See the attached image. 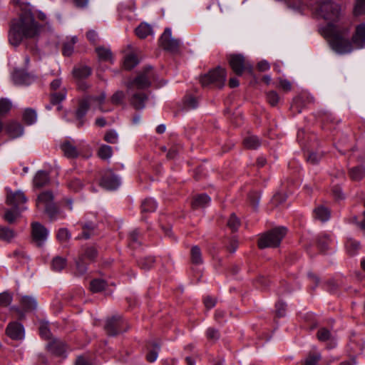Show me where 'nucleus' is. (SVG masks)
I'll use <instances>...</instances> for the list:
<instances>
[{
  "label": "nucleus",
  "instance_id": "39",
  "mask_svg": "<svg viewBox=\"0 0 365 365\" xmlns=\"http://www.w3.org/2000/svg\"><path fill=\"white\" fill-rule=\"evenodd\" d=\"M113 155L112 148L107 145H102L100 146L98 155L103 160H107L110 158Z\"/></svg>",
  "mask_w": 365,
  "mask_h": 365
},
{
  "label": "nucleus",
  "instance_id": "33",
  "mask_svg": "<svg viewBox=\"0 0 365 365\" xmlns=\"http://www.w3.org/2000/svg\"><path fill=\"white\" fill-rule=\"evenodd\" d=\"M191 262L194 264H200L202 263V252L200 248L195 245L192 247L190 250Z\"/></svg>",
  "mask_w": 365,
  "mask_h": 365
},
{
  "label": "nucleus",
  "instance_id": "63",
  "mask_svg": "<svg viewBox=\"0 0 365 365\" xmlns=\"http://www.w3.org/2000/svg\"><path fill=\"white\" fill-rule=\"evenodd\" d=\"M320 355L316 354L314 355H309L305 360L304 365H317L318 361L320 359Z\"/></svg>",
  "mask_w": 365,
  "mask_h": 365
},
{
  "label": "nucleus",
  "instance_id": "62",
  "mask_svg": "<svg viewBox=\"0 0 365 365\" xmlns=\"http://www.w3.org/2000/svg\"><path fill=\"white\" fill-rule=\"evenodd\" d=\"M88 262L85 260H81L78 257V260L76 262V269L79 274H83L87 270V264Z\"/></svg>",
  "mask_w": 365,
  "mask_h": 365
},
{
  "label": "nucleus",
  "instance_id": "59",
  "mask_svg": "<svg viewBox=\"0 0 365 365\" xmlns=\"http://www.w3.org/2000/svg\"><path fill=\"white\" fill-rule=\"evenodd\" d=\"M125 98V94L123 91H116L111 97V102L115 105L120 104Z\"/></svg>",
  "mask_w": 365,
  "mask_h": 365
},
{
  "label": "nucleus",
  "instance_id": "27",
  "mask_svg": "<svg viewBox=\"0 0 365 365\" xmlns=\"http://www.w3.org/2000/svg\"><path fill=\"white\" fill-rule=\"evenodd\" d=\"M160 348V344L157 342L149 343L148 345V352L146 354L148 361L154 362L157 359Z\"/></svg>",
  "mask_w": 365,
  "mask_h": 365
},
{
  "label": "nucleus",
  "instance_id": "32",
  "mask_svg": "<svg viewBox=\"0 0 365 365\" xmlns=\"http://www.w3.org/2000/svg\"><path fill=\"white\" fill-rule=\"evenodd\" d=\"M152 32V28L150 25L145 23H141L135 29V34L140 38H145Z\"/></svg>",
  "mask_w": 365,
  "mask_h": 365
},
{
  "label": "nucleus",
  "instance_id": "37",
  "mask_svg": "<svg viewBox=\"0 0 365 365\" xmlns=\"http://www.w3.org/2000/svg\"><path fill=\"white\" fill-rule=\"evenodd\" d=\"M138 63V60L135 54H128L125 57L123 66L126 70H130Z\"/></svg>",
  "mask_w": 365,
  "mask_h": 365
},
{
  "label": "nucleus",
  "instance_id": "60",
  "mask_svg": "<svg viewBox=\"0 0 365 365\" xmlns=\"http://www.w3.org/2000/svg\"><path fill=\"white\" fill-rule=\"evenodd\" d=\"M275 307H276V315L278 317H283L285 316L286 307H287V305L285 304V303H284L282 302H278L276 304Z\"/></svg>",
  "mask_w": 365,
  "mask_h": 365
},
{
  "label": "nucleus",
  "instance_id": "23",
  "mask_svg": "<svg viewBox=\"0 0 365 365\" xmlns=\"http://www.w3.org/2000/svg\"><path fill=\"white\" fill-rule=\"evenodd\" d=\"M20 304L21 308L25 312H31L36 309L37 302L36 300L29 296H24L21 298Z\"/></svg>",
  "mask_w": 365,
  "mask_h": 365
},
{
  "label": "nucleus",
  "instance_id": "1",
  "mask_svg": "<svg viewBox=\"0 0 365 365\" xmlns=\"http://www.w3.org/2000/svg\"><path fill=\"white\" fill-rule=\"evenodd\" d=\"M339 11L338 4L327 1L319 4L316 14L318 18L327 21L320 31L332 49L339 53H346L352 51V44L348 38L349 28L336 24L339 19Z\"/></svg>",
  "mask_w": 365,
  "mask_h": 365
},
{
  "label": "nucleus",
  "instance_id": "28",
  "mask_svg": "<svg viewBox=\"0 0 365 365\" xmlns=\"http://www.w3.org/2000/svg\"><path fill=\"white\" fill-rule=\"evenodd\" d=\"M49 181L48 173L40 170L37 172L34 179V184L37 187H41L45 186Z\"/></svg>",
  "mask_w": 365,
  "mask_h": 365
},
{
  "label": "nucleus",
  "instance_id": "40",
  "mask_svg": "<svg viewBox=\"0 0 365 365\" xmlns=\"http://www.w3.org/2000/svg\"><path fill=\"white\" fill-rule=\"evenodd\" d=\"M346 248L349 255L353 256L358 252L360 248V244L359 242L350 239L346 243Z\"/></svg>",
  "mask_w": 365,
  "mask_h": 365
},
{
  "label": "nucleus",
  "instance_id": "45",
  "mask_svg": "<svg viewBox=\"0 0 365 365\" xmlns=\"http://www.w3.org/2000/svg\"><path fill=\"white\" fill-rule=\"evenodd\" d=\"M240 225V221L235 213H232L227 220V226L232 231H236Z\"/></svg>",
  "mask_w": 365,
  "mask_h": 365
},
{
  "label": "nucleus",
  "instance_id": "48",
  "mask_svg": "<svg viewBox=\"0 0 365 365\" xmlns=\"http://www.w3.org/2000/svg\"><path fill=\"white\" fill-rule=\"evenodd\" d=\"M39 334L45 339H51V333L46 322H41L39 325Z\"/></svg>",
  "mask_w": 365,
  "mask_h": 365
},
{
  "label": "nucleus",
  "instance_id": "8",
  "mask_svg": "<svg viewBox=\"0 0 365 365\" xmlns=\"http://www.w3.org/2000/svg\"><path fill=\"white\" fill-rule=\"evenodd\" d=\"M160 46L168 51L176 53L180 46V40L172 37L171 29L166 28L159 39Z\"/></svg>",
  "mask_w": 365,
  "mask_h": 365
},
{
  "label": "nucleus",
  "instance_id": "29",
  "mask_svg": "<svg viewBox=\"0 0 365 365\" xmlns=\"http://www.w3.org/2000/svg\"><path fill=\"white\" fill-rule=\"evenodd\" d=\"M107 287V282L101 279H94L90 283V289L93 293L103 291Z\"/></svg>",
  "mask_w": 365,
  "mask_h": 365
},
{
  "label": "nucleus",
  "instance_id": "22",
  "mask_svg": "<svg viewBox=\"0 0 365 365\" xmlns=\"http://www.w3.org/2000/svg\"><path fill=\"white\" fill-rule=\"evenodd\" d=\"M210 197L206 194H199L193 197L192 207L194 209L202 208L210 202Z\"/></svg>",
  "mask_w": 365,
  "mask_h": 365
},
{
  "label": "nucleus",
  "instance_id": "21",
  "mask_svg": "<svg viewBox=\"0 0 365 365\" xmlns=\"http://www.w3.org/2000/svg\"><path fill=\"white\" fill-rule=\"evenodd\" d=\"M6 131L11 138H15L22 135L23 127L19 123L11 122L6 125Z\"/></svg>",
  "mask_w": 365,
  "mask_h": 365
},
{
  "label": "nucleus",
  "instance_id": "53",
  "mask_svg": "<svg viewBox=\"0 0 365 365\" xmlns=\"http://www.w3.org/2000/svg\"><path fill=\"white\" fill-rule=\"evenodd\" d=\"M103 139L108 143L115 144L118 142V136L115 130H110L106 133Z\"/></svg>",
  "mask_w": 365,
  "mask_h": 365
},
{
  "label": "nucleus",
  "instance_id": "2",
  "mask_svg": "<svg viewBox=\"0 0 365 365\" xmlns=\"http://www.w3.org/2000/svg\"><path fill=\"white\" fill-rule=\"evenodd\" d=\"M40 33V25L31 14H21L14 19L9 24V42L14 46H19L24 39L36 37Z\"/></svg>",
  "mask_w": 365,
  "mask_h": 365
},
{
  "label": "nucleus",
  "instance_id": "14",
  "mask_svg": "<svg viewBox=\"0 0 365 365\" xmlns=\"http://www.w3.org/2000/svg\"><path fill=\"white\" fill-rule=\"evenodd\" d=\"M47 349L56 356H62L66 352L67 346L63 341L53 339L47 344Z\"/></svg>",
  "mask_w": 365,
  "mask_h": 365
},
{
  "label": "nucleus",
  "instance_id": "24",
  "mask_svg": "<svg viewBox=\"0 0 365 365\" xmlns=\"http://www.w3.org/2000/svg\"><path fill=\"white\" fill-rule=\"evenodd\" d=\"M98 255V252L94 247H87L82 250L79 256L81 260H85L88 262H91L95 260Z\"/></svg>",
  "mask_w": 365,
  "mask_h": 365
},
{
  "label": "nucleus",
  "instance_id": "30",
  "mask_svg": "<svg viewBox=\"0 0 365 365\" xmlns=\"http://www.w3.org/2000/svg\"><path fill=\"white\" fill-rule=\"evenodd\" d=\"M83 180L79 178L73 177L67 181V187L71 191L78 192L83 188Z\"/></svg>",
  "mask_w": 365,
  "mask_h": 365
},
{
  "label": "nucleus",
  "instance_id": "43",
  "mask_svg": "<svg viewBox=\"0 0 365 365\" xmlns=\"http://www.w3.org/2000/svg\"><path fill=\"white\" fill-rule=\"evenodd\" d=\"M76 37H73L69 41L65 42L63 45L62 53L65 56H70L73 51V46L76 43Z\"/></svg>",
  "mask_w": 365,
  "mask_h": 365
},
{
  "label": "nucleus",
  "instance_id": "55",
  "mask_svg": "<svg viewBox=\"0 0 365 365\" xmlns=\"http://www.w3.org/2000/svg\"><path fill=\"white\" fill-rule=\"evenodd\" d=\"M307 160L312 164H317L322 158V154L317 152H310L307 155Z\"/></svg>",
  "mask_w": 365,
  "mask_h": 365
},
{
  "label": "nucleus",
  "instance_id": "4",
  "mask_svg": "<svg viewBox=\"0 0 365 365\" xmlns=\"http://www.w3.org/2000/svg\"><path fill=\"white\" fill-rule=\"evenodd\" d=\"M286 234L285 227H275L259 237L258 246L261 249L278 247Z\"/></svg>",
  "mask_w": 365,
  "mask_h": 365
},
{
  "label": "nucleus",
  "instance_id": "56",
  "mask_svg": "<svg viewBox=\"0 0 365 365\" xmlns=\"http://www.w3.org/2000/svg\"><path fill=\"white\" fill-rule=\"evenodd\" d=\"M12 302V296L9 292L0 294V305L2 307L9 306Z\"/></svg>",
  "mask_w": 365,
  "mask_h": 365
},
{
  "label": "nucleus",
  "instance_id": "9",
  "mask_svg": "<svg viewBox=\"0 0 365 365\" xmlns=\"http://www.w3.org/2000/svg\"><path fill=\"white\" fill-rule=\"evenodd\" d=\"M31 226L32 242L37 247H42L47 240L48 230L38 222H32Z\"/></svg>",
  "mask_w": 365,
  "mask_h": 365
},
{
  "label": "nucleus",
  "instance_id": "54",
  "mask_svg": "<svg viewBox=\"0 0 365 365\" xmlns=\"http://www.w3.org/2000/svg\"><path fill=\"white\" fill-rule=\"evenodd\" d=\"M267 100L271 106H274L278 103L279 96L276 91H270L267 93Z\"/></svg>",
  "mask_w": 365,
  "mask_h": 365
},
{
  "label": "nucleus",
  "instance_id": "12",
  "mask_svg": "<svg viewBox=\"0 0 365 365\" xmlns=\"http://www.w3.org/2000/svg\"><path fill=\"white\" fill-rule=\"evenodd\" d=\"M27 199L24 192L17 191L10 192L7 194L6 203L14 207V209L20 210L19 206L24 204ZM22 208L21 210H23Z\"/></svg>",
  "mask_w": 365,
  "mask_h": 365
},
{
  "label": "nucleus",
  "instance_id": "46",
  "mask_svg": "<svg viewBox=\"0 0 365 365\" xmlns=\"http://www.w3.org/2000/svg\"><path fill=\"white\" fill-rule=\"evenodd\" d=\"M57 240L61 243L67 242L71 238V233L66 228H60L56 235Z\"/></svg>",
  "mask_w": 365,
  "mask_h": 365
},
{
  "label": "nucleus",
  "instance_id": "6",
  "mask_svg": "<svg viewBox=\"0 0 365 365\" xmlns=\"http://www.w3.org/2000/svg\"><path fill=\"white\" fill-rule=\"evenodd\" d=\"M226 80V71L222 68H217L201 77L200 82L202 86L214 84L222 88Z\"/></svg>",
  "mask_w": 365,
  "mask_h": 365
},
{
  "label": "nucleus",
  "instance_id": "57",
  "mask_svg": "<svg viewBox=\"0 0 365 365\" xmlns=\"http://www.w3.org/2000/svg\"><path fill=\"white\" fill-rule=\"evenodd\" d=\"M11 108V103L7 99H0V115L5 114Z\"/></svg>",
  "mask_w": 365,
  "mask_h": 365
},
{
  "label": "nucleus",
  "instance_id": "50",
  "mask_svg": "<svg viewBox=\"0 0 365 365\" xmlns=\"http://www.w3.org/2000/svg\"><path fill=\"white\" fill-rule=\"evenodd\" d=\"M19 212L20 210H16L14 208L13 210H8L4 215V218L6 222L12 224L17 218Z\"/></svg>",
  "mask_w": 365,
  "mask_h": 365
},
{
  "label": "nucleus",
  "instance_id": "64",
  "mask_svg": "<svg viewBox=\"0 0 365 365\" xmlns=\"http://www.w3.org/2000/svg\"><path fill=\"white\" fill-rule=\"evenodd\" d=\"M329 239L327 237L319 238L318 240V246L319 249L324 252L328 249Z\"/></svg>",
  "mask_w": 365,
  "mask_h": 365
},
{
  "label": "nucleus",
  "instance_id": "13",
  "mask_svg": "<svg viewBox=\"0 0 365 365\" xmlns=\"http://www.w3.org/2000/svg\"><path fill=\"white\" fill-rule=\"evenodd\" d=\"M352 42L358 48L365 46V23H362L356 27L355 34L352 37Z\"/></svg>",
  "mask_w": 365,
  "mask_h": 365
},
{
  "label": "nucleus",
  "instance_id": "41",
  "mask_svg": "<svg viewBox=\"0 0 365 365\" xmlns=\"http://www.w3.org/2000/svg\"><path fill=\"white\" fill-rule=\"evenodd\" d=\"M365 174V170L361 166L354 167L349 170L350 178L354 180H360Z\"/></svg>",
  "mask_w": 365,
  "mask_h": 365
},
{
  "label": "nucleus",
  "instance_id": "52",
  "mask_svg": "<svg viewBox=\"0 0 365 365\" xmlns=\"http://www.w3.org/2000/svg\"><path fill=\"white\" fill-rule=\"evenodd\" d=\"M184 104L187 109H195L197 107L198 101L195 97L188 96L185 97Z\"/></svg>",
  "mask_w": 365,
  "mask_h": 365
},
{
  "label": "nucleus",
  "instance_id": "47",
  "mask_svg": "<svg viewBox=\"0 0 365 365\" xmlns=\"http://www.w3.org/2000/svg\"><path fill=\"white\" fill-rule=\"evenodd\" d=\"M317 338L319 341H326L330 340L331 342L333 341L331 334L330 331L326 328H320L317 332Z\"/></svg>",
  "mask_w": 365,
  "mask_h": 365
},
{
  "label": "nucleus",
  "instance_id": "26",
  "mask_svg": "<svg viewBox=\"0 0 365 365\" xmlns=\"http://www.w3.org/2000/svg\"><path fill=\"white\" fill-rule=\"evenodd\" d=\"M92 70L87 66L75 67L73 70V75L77 79H84L91 76Z\"/></svg>",
  "mask_w": 365,
  "mask_h": 365
},
{
  "label": "nucleus",
  "instance_id": "31",
  "mask_svg": "<svg viewBox=\"0 0 365 365\" xmlns=\"http://www.w3.org/2000/svg\"><path fill=\"white\" fill-rule=\"evenodd\" d=\"M96 51L101 61L111 62L113 59V55L111 51L105 47H98L96 48Z\"/></svg>",
  "mask_w": 365,
  "mask_h": 365
},
{
  "label": "nucleus",
  "instance_id": "36",
  "mask_svg": "<svg viewBox=\"0 0 365 365\" xmlns=\"http://www.w3.org/2000/svg\"><path fill=\"white\" fill-rule=\"evenodd\" d=\"M155 259L153 257H145L138 260V266L145 270L150 269L154 264Z\"/></svg>",
  "mask_w": 365,
  "mask_h": 365
},
{
  "label": "nucleus",
  "instance_id": "5",
  "mask_svg": "<svg viewBox=\"0 0 365 365\" xmlns=\"http://www.w3.org/2000/svg\"><path fill=\"white\" fill-rule=\"evenodd\" d=\"M127 322L120 315L108 318L104 325L107 334L111 336H117L128 329Z\"/></svg>",
  "mask_w": 365,
  "mask_h": 365
},
{
  "label": "nucleus",
  "instance_id": "58",
  "mask_svg": "<svg viewBox=\"0 0 365 365\" xmlns=\"http://www.w3.org/2000/svg\"><path fill=\"white\" fill-rule=\"evenodd\" d=\"M355 15L365 14V0H357L354 7Z\"/></svg>",
  "mask_w": 365,
  "mask_h": 365
},
{
  "label": "nucleus",
  "instance_id": "3",
  "mask_svg": "<svg viewBox=\"0 0 365 365\" xmlns=\"http://www.w3.org/2000/svg\"><path fill=\"white\" fill-rule=\"evenodd\" d=\"M106 94L102 93L98 96H86L81 98L78 102V106L76 111V117L78 120V127H81L83 124V117L86 114L88 110L91 107L98 108L102 112H106L102 107V105L105 102Z\"/></svg>",
  "mask_w": 365,
  "mask_h": 365
},
{
  "label": "nucleus",
  "instance_id": "35",
  "mask_svg": "<svg viewBox=\"0 0 365 365\" xmlns=\"http://www.w3.org/2000/svg\"><path fill=\"white\" fill-rule=\"evenodd\" d=\"M15 237V232L12 229L9 227L0 226V239L10 242Z\"/></svg>",
  "mask_w": 365,
  "mask_h": 365
},
{
  "label": "nucleus",
  "instance_id": "19",
  "mask_svg": "<svg viewBox=\"0 0 365 365\" xmlns=\"http://www.w3.org/2000/svg\"><path fill=\"white\" fill-rule=\"evenodd\" d=\"M148 100V96L143 92L134 93L130 98V104L136 110L145 108V103Z\"/></svg>",
  "mask_w": 365,
  "mask_h": 365
},
{
  "label": "nucleus",
  "instance_id": "49",
  "mask_svg": "<svg viewBox=\"0 0 365 365\" xmlns=\"http://www.w3.org/2000/svg\"><path fill=\"white\" fill-rule=\"evenodd\" d=\"M44 210L45 212L49 216L51 220H55L60 212L58 208L54 203L45 207Z\"/></svg>",
  "mask_w": 365,
  "mask_h": 365
},
{
  "label": "nucleus",
  "instance_id": "20",
  "mask_svg": "<svg viewBox=\"0 0 365 365\" xmlns=\"http://www.w3.org/2000/svg\"><path fill=\"white\" fill-rule=\"evenodd\" d=\"M82 236H78L77 238L80 239L83 237V239L88 240L91 238L92 236L98 235V229L96 225L93 222H86L82 225Z\"/></svg>",
  "mask_w": 365,
  "mask_h": 365
},
{
  "label": "nucleus",
  "instance_id": "17",
  "mask_svg": "<svg viewBox=\"0 0 365 365\" xmlns=\"http://www.w3.org/2000/svg\"><path fill=\"white\" fill-rule=\"evenodd\" d=\"M61 149L68 158H75L79 155L77 147L70 140H65L61 145Z\"/></svg>",
  "mask_w": 365,
  "mask_h": 365
},
{
  "label": "nucleus",
  "instance_id": "38",
  "mask_svg": "<svg viewBox=\"0 0 365 365\" xmlns=\"http://www.w3.org/2000/svg\"><path fill=\"white\" fill-rule=\"evenodd\" d=\"M66 266V259L61 257H56L53 259L51 267L53 270L60 272Z\"/></svg>",
  "mask_w": 365,
  "mask_h": 365
},
{
  "label": "nucleus",
  "instance_id": "51",
  "mask_svg": "<svg viewBox=\"0 0 365 365\" xmlns=\"http://www.w3.org/2000/svg\"><path fill=\"white\" fill-rule=\"evenodd\" d=\"M66 98V91H61L58 93H53L51 95V104L58 105Z\"/></svg>",
  "mask_w": 365,
  "mask_h": 365
},
{
  "label": "nucleus",
  "instance_id": "11",
  "mask_svg": "<svg viewBox=\"0 0 365 365\" xmlns=\"http://www.w3.org/2000/svg\"><path fill=\"white\" fill-rule=\"evenodd\" d=\"M119 185V179L110 170H108L103 174L100 182V185L106 190H115Z\"/></svg>",
  "mask_w": 365,
  "mask_h": 365
},
{
  "label": "nucleus",
  "instance_id": "44",
  "mask_svg": "<svg viewBox=\"0 0 365 365\" xmlns=\"http://www.w3.org/2000/svg\"><path fill=\"white\" fill-rule=\"evenodd\" d=\"M24 122L28 125H31L36 120V113L34 110L28 108L23 115Z\"/></svg>",
  "mask_w": 365,
  "mask_h": 365
},
{
  "label": "nucleus",
  "instance_id": "61",
  "mask_svg": "<svg viewBox=\"0 0 365 365\" xmlns=\"http://www.w3.org/2000/svg\"><path fill=\"white\" fill-rule=\"evenodd\" d=\"M206 336L208 339L213 341H216L220 338L218 330L211 327L207 329Z\"/></svg>",
  "mask_w": 365,
  "mask_h": 365
},
{
  "label": "nucleus",
  "instance_id": "25",
  "mask_svg": "<svg viewBox=\"0 0 365 365\" xmlns=\"http://www.w3.org/2000/svg\"><path fill=\"white\" fill-rule=\"evenodd\" d=\"M314 216L321 222H327L330 218V211L324 205H319L314 210Z\"/></svg>",
  "mask_w": 365,
  "mask_h": 365
},
{
  "label": "nucleus",
  "instance_id": "18",
  "mask_svg": "<svg viewBox=\"0 0 365 365\" xmlns=\"http://www.w3.org/2000/svg\"><path fill=\"white\" fill-rule=\"evenodd\" d=\"M53 195L51 191H44L39 194L36 200L38 208H44L45 207L53 203Z\"/></svg>",
  "mask_w": 365,
  "mask_h": 365
},
{
  "label": "nucleus",
  "instance_id": "15",
  "mask_svg": "<svg viewBox=\"0 0 365 365\" xmlns=\"http://www.w3.org/2000/svg\"><path fill=\"white\" fill-rule=\"evenodd\" d=\"M6 334L13 339H21L24 335V327L18 322H11L6 328Z\"/></svg>",
  "mask_w": 365,
  "mask_h": 365
},
{
  "label": "nucleus",
  "instance_id": "7",
  "mask_svg": "<svg viewBox=\"0 0 365 365\" xmlns=\"http://www.w3.org/2000/svg\"><path fill=\"white\" fill-rule=\"evenodd\" d=\"M153 77V68L151 66H146L133 81L128 83L127 86L130 89L133 87H136L138 89L147 88L151 85V80Z\"/></svg>",
  "mask_w": 365,
  "mask_h": 365
},
{
  "label": "nucleus",
  "instance_id": "42",
  "mask_svg": "<svg viewBox=\"0 0 365 365\" xmlns=\"http://www.w3.org/2000/svg\"><path fill=\"white\" fill-rule=\"evenodd\" d=\"M156 202L153 199H145L141 205L143 212H153L156 210Z\"/></svg>",
  "mask_w": 365,
  "mask_h": 365
},
{
  "label": "nucleus",
  "instance_id": "16",
  "mask_svg": "<svg viewBox=\"0 0 365 365\" xmlns=\"http://www.w3.org/2000/svg\"><path fill=\"white\" fill-rule=\"evenodd\" d=\"M12 77L17 85H29L34 81V77L24 71H15Z\"/></svg>",
  "mask_w": 365,
  "mask_h": 365
},
{
  "label": "nucleus",
  "instance_id": "34",
  "mask_svg": "<svg viewBox=\"0 0 365 365\" xmlns=\"http://www.w3.org/2000/svg\"><path fill=\"white\" fill-rule=\"evenodd\" d=\"M140 233L138 230L131 232L128 237V245L133 249H137L140 246Z\"/></svg>",
  "mask_w": 365,
  "mask_h": 365
},
{
  "label": "nucleus",
  "instance_id": "10",
  "mask_svg": "<svg viewBox=\"0 0 365 365\" xmlns=\"http://www.w3.org/2000/svg\"><path fill=\"white\" fill-rule=\"evenodd\" d=\"M227 60L232 71L237 76L242 75L247 65L245 57L240 53H233L227 56Z\"/></svg>",
  "mask_w": 365,
  "mask_h": 365
}]
</instances>
